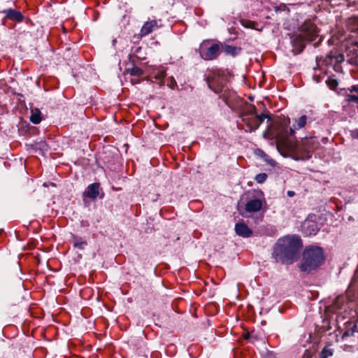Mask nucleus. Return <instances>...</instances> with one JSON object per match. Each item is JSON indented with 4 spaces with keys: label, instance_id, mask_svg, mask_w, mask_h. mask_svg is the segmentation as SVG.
I'll use <instances>...</instances> for the list:
<instances>
[{
    "label": "nucleus",
    "instance_id": "f257e3e1",
    "mask_svg": "<svg viewBox=\"0 0 358 358\" xmlns=\"http://www.w3.org/2000/svg\"><path fill=\"white\" fill-rule=\"evenodd\" d=\"M275 137L278 145L286 148L287 151L295 153V160L309 159L312 152L317 145V142L313 138L303 139L300 143L296 144L288 138L287 134L278 132Z\"/></svg>",
    "mask_w": 358,
    "mask_h": 358
},
{
    "label": "nucleus",
    "instance_id": "f03ea898",
    "mask_svg": "<svg viewBox=\"0 0 358 358\" xmlns=\"http://www.w3.org/2000/svg\"><path fill=\"white\" fill-rule=\"evenodd\" d=\"M302 247L301 239L296 236H287L278 240L273 253L277 262L291 264L297 259Z\"/></svg>",
    "mask_w": 358,
    "mask_h": 358
},
{
    "label": "nucleus",
    "instance_id": "7ed1b4c3",
    "mask_svg": "<svg viewBox=\"0 0 358 358\" xmlns=\"http://www.w3.org/2000/svg\"><path fill=\"white\" fill-rule=\"evenodd\" d=\"M323 261L324 257L321 248L319 247H309L303 252L300 268L302 271L310 272L318 268Z\"/></svg>",
    "mask_w": 358,
    "mask_h": 358
},
{
    "label": "nucleus",
    "instance_id": "20e7f679",
    "mask_svg": "<svg viewBox=\"0 0 358 358\" xmlns=\"http://www.w3.org/2000/svg\"><path fill=\"white\" fill-rule=\"evenodd\" d=\"M301 34L299 36L300 39L313 41L317 36L316 26L310 21H306L301 26Z\"/></svg>",
    "mask_w": 358,
    "mask_h": 358
},
{
    "label": "nucleus",
    "instance_id": "39448f33",
    "mask_svg": "<svg viewBox=\"0 0 358 358\" xmlns=\"http://www.w3.org/2000/svg\"><path fill=\"white\" fill-rule=\"evenodd\" d=\"M267 117V115L262 114V115H252L250 116H244L243 120L246 124L248 127L249 128V131H255L257 129L261 123L264 121L265 118Z\"/></svg>",
    "mask_w": 358,
    "mask_h": 358
},
{
    "label": "nucleus",
    "instance_id": "423d86ee",
    "mask_svg": "<svg viewBox=\"0 0 358 358\" xmlns=\"http://www.w3.org/2000/svg\"><path fill=\"white\" fill-rule=\"evenodd\" d=\"M266 206L264 199H254L248 201L245 204V210L249 213H256Z\"/></svg>",
    "mask_w": 358,
    "mask_h": 358
},
{
    "label": "nucleus",
    "instance_id": "0eeeda50",
    "mask_svg": "<svg viewBox=\"0 0 358 358\" xmlns=\"http://www.w3.org/2000/svg\"><path fill=\"white\" fill-rule=\"evenodd\" d=\"M235 231L237 235L244 238H248L252 235V231L243 222H239L236 224Z\"/></svg>",
    "mask_w": 358,
    "mask_h": 358
},
{
    "label": "nucleus",
    "instance_id": "6e6552de",
    "mask_svg": "<svg viewBox=\"0 0 358 358\" xmlns=\"http://www.w3.org/2000/svg\"><path fill=\"white\" fill-rule=\"evenodd\" d=\"M159 27L157 21L155 20H152L144 23L141 29V35L142 36H147L149 34L152 33L153 31L156 30Z\"/></svg>",
    "mask_w": 358,
    "mask_h": 358
},
{
    "label": "nucleus",
    "instance_id": "1a4fd4ad",
    "mask_svg": "<svg viewBox=\"0 0 358 358\" xmlns=\"http://www.w3.org/2000/svg\"><path fill=\"white\" fill-rule=\"evenodd\" d=\"M219 50V45L217 44H214L208 48L204 53H202L201 57L206 60L213 59L218 55Z\"/></svg>",
    "mask_w": 358,
    "mask_h": 358
},
{
    "label": "nucleus",
    "instance_id": "9d476101",
    "mask_svg": "<svg viewBox=\"0 0 358 358\" xmlns=\"http://www.w3.org/2000/svg\"><path fill=\"white\" fill-rule=\"evenodd\" d=\"M303 229L308 236L315 235L318 231L317 224L311 220H307L304 222Z\"/></svg>",
    "mask_w": 358,
    "mask_h": 358
},
{
    "label": "nucleus",
    "instance_id": "9b49d317",
    "mask_svg": "<svg viewBox=\"0 0 358 358\" xmlns=\"http://www.w3.org/2000/svg\"><path fill=\"white\" fill-rule=\"evenodd\" d=\"M99 185L98 183H93L87 187L85 192V195L90 199H95L99 194Z\"/></svg>",
    "mask_w": 358,
    "mask_h": 358
},
{
    "label": "nucleus",
    "instance_id": "f8f14e48",
    "mask_svg": "<svg viewBox=\"0 0 358 358\" xmlns=\"http://www.w3.org/2000/svg\"><path fill=\"white\" fill-rule=\"evenodd\" d=\"M5 13H6V16L10 20H13L17 22H21L22 20L23 16L19 11L8 9L5 11Z\"/></svg>",
    "mask_w": 358,
    "mask_h": 358
},
{
    "label": "nucleus",
    "instance_id": "ddd939ff",
    "mask_svg": "<svg viewBox=\"0 0 358 358\" xmlns=\"http://www.w3.org/2000/svg\"><path fill=\"white\" fill-rule=\"evenodd\" d=\"M41 111L38 108H34L31 111L30 120L34 124H38L41 121Z\"/></svg>",
    "mask_w": 358,
    "mask_h": 358
},
{
    "label": "nucleus",
    "instance_id": "4468645a",
    "mask_svg": "<svg viewBox=\"0 0 358 358\" xmlns=\"http://www.w3.org/2000/svg\"><path fill=\"white\" fill-rule=\"evenodd\" d=\"M73 243L76 248H78L80 250L84 249V248L87 245L86 241H83L82 238L76 236H73Z\"/></svg>",
    "mask_w": 358,
    "mask_h": 358
},
{
    "label": "nucleus",
    "instance_id": "2eb2a0df",
    "mask_svg": "<svg viewBox=\"0 0 358 358\" xmlns=\"http://www.w3.org/2000/svg\"><path fill=\"white\" fill-rule=\"evenodd\" d=\"M307 117L306 115L301 116L296 121V125L294 126V129H299L303 127L306 124Z\"/></svg>",
    "mask_w": 358,
    "mask_h": 358
},
{
    "label": "nucleus",
    "instance_id": "dca6fc26",
    "mask_svg": "<svg viewBox=\"0 0 358 358\" xmlns=\"http://www.w3.org/2000/svg\"><path fill=\"white\" fill-rule=\"evenodd\" d=\"M126 71L131 76H141L143 74V71L137 66H134L131 69H127Z\"/></svg>",
    "mask_w": 358,
    "mask_h": 358
},
{
    "label": "nucleus",
    "instance_id": "f3484780",
    "mask_svg": "<svg viewBox=\"0 0 358 358\" xmlns=\"http://www.w3.org/2000/svg\"><path fill=\"white\" fill-rule=\"evenodd\" d=\"M333 355V350L329 347H324L321 352V358H328Z\"/></svg>",
    "mask_w": 358,
    "mask_h": 358
},
{
    "label": "nucleus",
    "instance_id": "a211bd4d",
    "mask_svg": "<svg viewBox=\"0 0 358 358\" xmlns=\"http://www.w3.org/2000/svg\"><path fill=\"white\" fill-rule=\"evenodd\" d=\"M356 325H353V327L348 330H346L342 335L341 338L344 340L345 338L348 336H351L354 335V333L355 331Z\"/></svg>",
    "mask_w": 358,
    "mask_h": 358
},
{
    "label": "nucleus",
    "instance_id": "6ab92c4d",
    "mask_svg": "<svg viewBox=\"0 0 358 358\" xmlns=\"http://www.w3.org/2000/svg\"><path fill=\"white\" fill-rule=\"evenodd\" d=\"M224 52L227 54L234 55L237 53V48L234 46L227 45L224 47Z\"/></svg>",
    "mask_w": 358,
    "mask_h": 358
},
{
    "label": "nucleus",
    "instance_id": "aec40b11",
    "mask_svg": "<svg viewBox=\"0 0 358 358\" xmlns=\"http://www.w3.org/2000/svg\"><path fill=\"white\" fill-rule=\"evenodd\" d=\"M267 178V174L262 173H259L255 176V180L258 183H262L264 182Z\"/></svg>",
    "mask_w": 358,
    "mask_h": 358
},
{
    "label": "nucleus",
    "instance_id": "412c9836",
    "mask_svg": "<svg viewBox=\"0 0 358 358\" xmlns=\"http://www.w3.org/2000/svg\"><path fill=\"white\" fill-rule=\"evenodd\" d=\"M326 83L327 84V85L332 90L335 89L337 85H338V82L335 79H331V78H329L327 81H326Z\"/></svg>",
    "mask_w": 358,
    "mask_h": 358
},
{
    "label": "nucleus",
    "instance_id": "4be33fe9",
    "mask_svg": "<svg viewBox=\"0 0 358 358\" xmlns=\"http://www.w3.org/2000/svg\"><path fill=\"white\" fill-rule=\"evenodd\" d=\"M346 101L348 102H355L358 103V96L348 94L346 96Z\"/></svg>",
    "mask_w": 358,
    "mask_h": 358
},
{
    "label": "nucleus",
    "instance_id": "5701e85b",
    "mask_svg": "<svg viewBox=\"0 0 358 358\" xmlns=\"http://www.w3.org/2000/svg\"><path fill=\"white\" fill-rule=\"evenodd\" d=\"M241 24L243 27H247V28H252L254 24L252 22L246 21V20L242 21Z\"/></svg>",
    "mask_w": 358,
    "mask_h": 358
},
{
    "label": "nucleus",
    "instance_id": "b1692460",
    "mask_svg": "<svg viewBox=\"0 0 358 358\" xmlns=\"http://www.w3.org/2000/svg\"><path fill=\"white\" fill-rule=\"evenodd\" d=\"M351 135H352V136L354 138H357L358 139V129H355V130L352 131Z\"/></svg>",
    "mask_w": 358,
    "mask_h": 358
},
{
    "label": "nucleus",
    "instance_id": "393cba45",
    "mask_svg": "<svg viewBox=\"0 0 358 358\" xmlns=\"http://www.w3.org/2000/svg\"><path fill=\"white\" fill-rule=\"evenodd\" d=\"M287 194V196L289 197H292V196H294V194H295L294 192H293V191H288Z\"/></svg>",
    "mask_w": 358,
    "mask_h": 358
},
{
    "label": "nucleus",
    "instance_id": "a878e982",
    "mask_svg": "<svg viewBox=\"0 0 358 358\" xmlns=\"http://www.w3.org/2000/svg\"><path fill=\"white\" fill-rule=\"evenodd\" d=\"M294 133V130L293 128H290L289 129V134L290 135H292Z\"/></svg>",
    "mask_w": 358,
    "mask_h": 358
},
{
    "label": "nucleus",
    "instance_id": "bb28decb",
    "mask_svg": "<svg viewBox=\"0 0 358 358\" xmlns=\"http://www.w3.org/2000/svg\"><path fill=\"white\" fill-rule=\"evenodd\" d=\"M165 76L164 73H161L159 76V78H164Z\"/></svg>",
    "mask_w": 358,
    "mask_h": 358
}]
</instances>
